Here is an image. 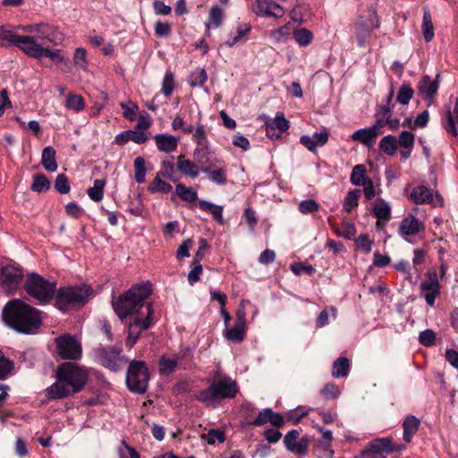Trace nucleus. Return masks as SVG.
I'll return each mask as SVG.
<instances>
[{
	"instance_id": "f257e3e1",
	"label": "nucleus",
	"mask_w": 458,
	"mask_h": 458,
	"mask_svg": "<svg viewBox=\"0 0 458 458\" xmlns=\"http://www.w3.org/2000/svg\"><path fill=\"white\" fill-rule=\"evenodd\" d=\"M23 30L32 34L24 36L22 51L30 57L40 59L49 57L56 64L68 66V62L62 55L60 49H51V46L60 45L64 36L57 27L45 22L33 23L23 27Z\"/></svg>"
},
{
	"instance_id": "f03ea898",
	"label": "nucleus",
	"mask_w": 458,
	"mask_h": 458,
	"mask_svg": "<svg viewBox=\"0 0 458 458\" xmlns=\"http://www.w3.org/2000/svg\"><path fill=\"white\" fill-rule=\"evenodd\" d=\"M56 377V381L46 390L49 399H62L81 392L88 381L89 374L83 368L65 362L57 368Z\"/></svg>"
},
{
	"instance_id": "7ed1b4c3",
	"label": "nucleus",
	"mask_w": 458,
	"mask_h": 458,
	"mask_svg": "<svg viewBox=\"0 0 458 458\" xmlns=\"http://www.w3.org/2000/svg\"><path fill=\"white\" fill-rule=\"evenodd\" d=\"M3 318L9 327L24 334L35 333L41 325L39 311L19 299L5 305Z\"/></svg>"
},
{
	"instance_id": "20e7f679",
	"label": "nucleus",
	"mask_w": 458,
	"mask_h": 458,
	"mask_svg": "<svg viewBox=\"0 0 458 458\" xmlns=\"http://www.w3.org/2000/svg\"><path fill=\"white\" fill-rule=\"evenodd\" d=\"M150 294L151 286L148 283L135 285L113 301L114 310L121 319L131 315L138 316Z\"/></svg>"
},
{
	"instance_id": "39448f33",
	"label": "nucleus",
	"mask_w": 458,
	"mask_h": 458,
	"mask_svg": "<svg viewBox=\"0 0 458 458\" xmlns=\"http://www.w3.org/2000/svg\"><path fill=\"white\" fill-rule=\"evenodd\" d=\"M238 386L235 380L224 376L213 380L210 386L197 394V399L206 405H214L219 399H231L236 396Z\"/></svg>"
},
{
	"instance_id": "423d86ee",
	"label": "nucleus",
	"mask_w": 458,
	"mask_h": 458,
	"mask_svg": "<svg viewBox=\"0 0 458 458\" xmlns=\"http://www.w3.org/2000/svg\"><path fill=\"white\" fill-rule=\"evenodd\" d=\"M23 286L29 295L42 304L48 303L56 291L55 282L48 281L36 273L28 275Z\"/></svg>"
},
{
	"instance_id": "0eeeda50",
	"label": "nucleus",
	"mask_w": 458,
	"mask_h": 458,
	"mask_svg": "<svg viewBox=\"0 0 458 458\" xmlns=\"http://www.w3.org/2000/svg\"><path fill=\"white\" fill-rule=\"evenodd\" d=\"M92 293L88 285L60 288L56 293L55 305L63 311L69 310L77 304H83Z\"/></svg>"
},
{
	"instance_id": "6e6552de",
	"label": "nucleus",
	"mask_w": 458,
	"mask_h": 458,
	"mask_svg": "<svg viewBox=\"0 0 458 458\" xmlns=\"http://www.w3.org/2000/svg\"><path fill=\"white\" fill-rule=\"evenodd\" d=\"M149 381L147 365L141 360H132L128 368L126 384L130 391L143 394L146 392Z\"/></svg>"
},
{
	"instance_id": "1a4fd4ad",
	"label": "nucleus",
	"mask_w": 458,
	"mask_h": 458,
	"mask_svg": "<svg viewBox=\"0 0 458 458\" xmlns=\"http://www.w3.org/2000/svg\"><path fill=\"white\" fill-rule=\"evenodd\" d=\"M58 354L65 360L81 359L82 349L80 342L69 334L55 339Z\"/></svg>"
},
{
	"instance_id": "9d476101",
	"label": "nucleus",
	"mask_w": 458,
	"mask_h": 458,
	"mask_svg": "<svg viewBox=\"0 0 458 458\" xmlns=\"http://www.w3.org/2000/svg\"><path fill=\"white\" fill-rule=\"evenodd\" d=\"M96 359L105 368L114 371L122 369L126 362V360L121 355V350L114 348L97 349Z\"/></svg>"
},
{
	"instance_id": "9b49d317",
	"label": "nucleus",
	"mask_w": 458,
	"mask_h": 458,
	"mask_svg": "<svg viewBox=\"0 0 458 458\" xmlns=\"http://www.w3.org/2000/svg\"><path fill=\"white\" fill-rule=\"evenodd\" d=\"M379 25L375 11L369 10L365 16H360L356 24V33L359 38V45L364 46L365 39L370 32Z\"/></svg>"
},
{
	"instance_id": "f8f14e48",
	"label": "nucleus",
	"mask_w": 458,
	"mask_h": 458,
	"mask_svg": "<svg viewBox=\"0 0 458 458\" xmlns=\"http://www.w3.org/2000/svg\"><path fill=\"white\" fill-rule=\"evenodd\" d=\"M399 450L392 442L390 437H380L372 440L361 452L362 456H371L377 458L384 456L383 454H390Z\"/></svg>"
},
{
	"instance_id": "ddd939ff",
	"label": "nucleus",
	"mask_w": 458,
	"mask_h": 458,
	"mask_svg": "<svg viewBox=\"0 0 458 458\" xmlns=\"http://www.w3.org/2000/svg\"><path fill=\"white\" fill-rule=\"evenodd\" d=\"M244 301L241 302V306L238 308L236 312V321L234 327L232 328H225L224 335L229 341L233 343H242L245 336V311H244Z\"/></svg>"
},
{
	"instance_id": "4468645a",
	"label": "nucleus",
	"mask_w": 458,
	"mask_h": 458,
	"mask_svg": "<svg viewBox=\"0 0 458 458\" xmlns=\"http://www.w3.org/2000/svg\"><path fill=\"white\" fill-rule=\"evenodd\" d=\"M22 278L21 271L13 266H5L1 272V286L7 294H12L18 288Z\"/></svg>"
},
{
	"instance_id": "2eb2a0df",
	"label": "nucleus",
	"mask_w": 458,
	"mask_h": 458,
	"mask_svg": "<svg viewBox=\"0 0 458 458\" xmlns=\"http://www.w3.org/2000/svg\"><path fill=\"white\" fill-rule=\"evenodd\" d=\"M420 290L425 293L424 298L428 305L433 306L440 293V284L435 270L427 273V279L420 284Z\"/></svg>"
},
{
	"instance_id": "dca6fc26",
	"label": "nucleus",
	"mask_w": 458,
	"mask_h": 458,
	"mask_svg": "<svg viewBox=\"0 0 458 458\" xmlns=\"http://www.w3.org/2000/svg\"><path fill=\"white\" fill-rule=\"evenodd\" d=\"M146 316L145 317H135L134 321L129 325L128 328V337L126 340V344L129 347H132L138 337H139V332H136V335L132 336V329L140 328V330H146L149 327L151 321H152V316H153V309L152 305L148 304L146 307Z\"/></svg>"
},
{
	"instance_id": "f3484780",
	"label": "nucleus",
	"mask_w": 458,
	"mask_h": 458,
	"mask_svg": "<svg viewBox=\"0 0 458 458\" xmlns=\"http://www.w3.org/2000/svg\"><path fill=\"white\" fill-rule=\"evenodd\" d=\"M299 435L300 434L297 430L293 429L284 437V442L290 452L295 454H306L310 445V439L305 437L297 441Z\"/></svg>"
},
{
	"instance_id": "a211bd4d",
	"label": "nucleus",
	"mask_w": 458,
	"mask_h": 458,
	"mask_svg": "<svg viewBox=\"0 0 458 458\" xmlns=\"http://www.w3.org/2000/svg\"><path fill=\"white\" fill-rule=\"evenodd\" d=\"M255 12L259 15L272 17H281L284 14V10L278 4L268 0H257Z\"/></svg>"
},
{
	"instance_id": "6ab92c4d",
	"label": "nucleus",
	"mask_w": 458,
	"mask_h": 458,
	"mask_svg": "<svg viewBox=\"0 0 458 458\" xmlns=\"http://www.w3.org/2000/svg\"><path fill=\"white\" fill-rule=\"evenodd\" d=\"M27 40L22 35L14 34L12 30H8L5 26H0V46L8 47L10 45L17 46L22 50L23 43Z\"/></svg>"
},
{
	"instance_id": "aec40b11",
	"label": "nucleus",
	"mask_w": 458,
	"mask_h": 458,
	"mask_svg": "<svg viewBox=\"0 0 458 458\" xmlns=\"http://www.w3.org/2000/svg\"><path fill=\"white\" fill-rule=\"evenodd\" d=\"M424 229L423 224L415 216H408L403 218L399 227V233L403 236L414 235Z\"/></svg>"
},
{
	"instance_id": "412c9836",
	"label": "nucleus",
	"mask_w": 458,
	"mask_h": 458,
	"mask_svg": "<svg viewBox=\"0 0 458 458\" xmlns=\"http://www.w3.org/2000/svg\"><path fill=\"white\" fill-rule=\"evenodd\" d=\"M328 132L326 129L319 132H315L313 138H318V141H315L312 137L309 135H303L301 137V143L306 147L310 151H316L317 147L324 146L328 140Z\"/></svg>"
},
{
	"instance_id": "4be33fe9",
	"label": "nucleus",
	"mask_w": 458,
	"mask_h": 458,
	"mask_svg": "<svg viewBox=\"0 0 458 458\" xmlns=\"http://www.w3.org/2000/svg\"><path fill=\"white\" fill-rule=\"evenodd\" d=\"M377 136L378 135H377V131H376V129H372L371 127H369V128L360 129V130L354 131L352 134L351 139L353 141L361 142L362 144L370 148L375 144Z\"/></svg>"
},
{
	"instance_id": "5701e85b",
	"label": "nucleus",
	"mask_w": 458,
	"mask_h": 458,
	"mask_svg": "<svg viewBox=\"0 0 458 458\" xmlns=\"http://www.w3.org/2000/svg\"><path fill=\"white\" fill-rule=\"evenodd\" d=\"M193 140L197 143L198 148L194 150V157L197 162L200 165H205L207 162L202 160L203 150L207 148L208 140L203 126H199L193 132Z\"/></svg>"
},
{
	"instance_id": "b1692460",
	"label": "nucleus",
	"mask_w": 458,
	"mask_h": 458,
	"mask_svg": "<svg viewBox=\"0 0 458 458\" xmlns=\"http://www.w3.org/2000/svg\"><path fill=\"white\" fill-rule=\"evenodd\" d=\"M178 141V139L173 135L161 133L155 136L157 148L158 150L165 153L174 151L177 148Z\"/></svg>"
},
{
	"instance_id": "393cba45",
	"label": "nucleus",
	"mask_w": 458,
	"mask_h": 458,
	"mask_svg": "<svg viewBox=\"0 0 458 458\" xmlns=\"http://www.w3.org/2000/svg\"><path fill=\"white\" fill-rule=\"evenodd\" d=\"M418 89L421 96L432 99L437 91L438 83L437 80L432 81L429 76L426 75L422 78Z\"/></svg>"
},
{
	"instance_id": "a878e982",
	"label": "nucleus",
	"mask_w": 458,
	"mask_h": 458,
	"mask_svg": "<svg viewBox=\"0 0 458 458\" xmlns=\"http://www.w3.org/2000/svg\"><path fill=\"white\" fill-rule=\"evenodd\" d=\"M181 356L173 354L172 356H162L159 360V372L162 375H169L177 368Z\"/></svg>"
},
{
	"instance_id": "bb28decb",
	"label": "nucleus",
	"mask_w": 458,
	"mask_h": 458,
	"mask_svg": "<svg viewBox=\"0 0 458 458\" xmlns=\"http://www.w3.org/2000/svg\"><path fill=\"white\" fill-rule=\"evenodd\" d=\"M420 421L413 415L406 417L403 423V440L410 443L412 437L417 433Z\"/></svg>"
},
{
	"instance_id": "cd10ccee",
	"label": "nucleus",
	"mask_w": 458,
	"mask_h": 458,
	"mask_svg": "<svg viewBox=\"0 0 458 458\" xmlns=\"http://www.w3.org/2000/svg\"><path fill=\"white\" fill-rule=\"evenodd\" d=\"M410 198L416 204H425L432 201L433 195L428 188L421 185L413 188Z\"/></svg>"
},
{
	"instance_id": "c85d7f7f",
	"label": "nucleus",
	"mask_w": 458,
	"mask_h": 458,
	"mask_svg": "<svg viewBox=\"0 0 458 458\" xmlns=\"http://www.w3.org/2000/svg\"><path fill=\"white\" fill-rule=\"evenodd\" d=\"M177 169L191 178H196L199 174L197 165L189 159H185L183 156L177 157Z\"/></svg>"
},
{
	"instance_id": "c756f323",
	"label": "nucleus",
	"mask_w": 458,
	"mask_h": 458,
	"mask_svg": "<svg viewBox=\"0 0 458 458\" xmlns=\"http://www.w3.org/2000/svg\"><path fill=\"white\" fill-rule=\"evenodd\" d=\"M41 164L49 172H55L57 164L55 161V150L53 147H46L42 151Z\"/></svg>"
},
{
	"instance_id": "7c9ffc66",
	"label": "nucleus",
	"mask_w": 458,
	"mask_h": 458,
	"mask_svg": "<svg viewBox=\"0 0 458 458\" xmlns=\"http://www.w3.org/2000/svg\"><path fill=\"white\" fill-rule=\"evenodd\" d=\"M350 370L349 360L340 357L333 363L332 376L335 378L346 377Z\"/></svg>"
},
{
	"instance_id": "2f4dec72",
	"label": "nucleus",
	"mask_w": 458,
	"mask_h": 458,
	"mask_svg": "<svg viewBox=\"0 0 458 458\" xmlns=\"http://www.w3.org/2000/svg\"><path fill=\"white\" fill-rule=\"evenodd\" d=\"M161 175L157 174L154 180L148 184V190L152 193L161 192L168 193L172 191V186L161 179Z\"/></svg>"
},
{
	"instance_id": "473e14b6",
	"label": "nucleus",
	"mask_w": 458,
	"mask_h": 458,
	"mask_svg": "<svg viewBox=\"0 0 458 458\" xmlns=\"http://www.w3.org/2000/svg\"><path fill=\"white\" fill-rule=\"evenodd\" d=\"M293 38L299 46L307 47L313 40V33L308 29L301 28L293 31Z\"/></svg>"
},
{
	"instance_id": "72a5a7b5",
	"label": "nucleus",
	"mask_w": 458,
	"mask_h": 458,
	"mask_svg": "<svg viewBox=\"0 0 458 458\" xmlns=\"http://www.w3.org/2000/svg\"><path fill=\"white\" fill-rule=\"evenodd\" d=\"M379 148L381 151L388 156H394L397 148V140L392 135L385 136L379 142Z\"/></svg>"
},
{
	"instance_id": "f704fd0d",
	"label": "nucleus",
	"mask_w": 458,
	"mask_h": 458,
	"mask_svg": "<svg viewBox=\"0 0 458 458\" xmlns=\"http://www.w3.org/2000/svg\"><path fill=\"white\" fill-rule=\"evenodd\" d=\"M106 185L105 180H95L93 187L88 189V195L91 200L99 202L104 196V188Z\"/></svg>"
},
{
	"instance_id": "c9c22d12",
	"label": "nucleus",
	"mask_w": 458,
	"mask_h": 458,
	"mask_svg": "<svg viewBox=\"0 0 458 458\" xmlns=\"http://www.w3.org/2000/svg\"><path fill=\"white\" fill-rule=\"evenodd\" d=\"M366 174L367 171L365 166L363 165H357L352 168L350 180L352 184L360 186L369 179Z\"/></svg>"
},
{
	"instance_id": "e433bc0d",
	"label": "nucleus",
	"mask_w": 458,
	"mask_h": 458,
	"mask_svg": "<svg viewBox=\"0 0 458 458\" xmlns=\"http://www.w3.org/2000/svg\"><path fill=\"white\" fill-rule=\"evenodd\" d=\"M422 31L424 38L429 42L434 38V28L431 21V14L428 11L425 10L423 13Z\"/></svg>"
},
{
	"instance_id": "4c0bfd02",
	"label": "nucleus",
	"mask_w": 458,
	"mask_h": 458,
	"mask_svg": "<svg viewBox=\"0 0 458 458\" xmlns=\"http://www.w3.org/2000/svg\"><path fill=\"white\" fill-rule=\"evenodd\" d=\"M30 188L33 191L44 192L50 188V182L44 174H38L33 176Z\"/></svg>"
},
{
	"instance_id": "58836bf2",
	"label": "nucleus",
	"mask_w": 458,
	"mask_h": 458,
	"mask_svg": "<svg viewBox=\"0 0 458 458\" xmlns=\"http://www.w3.org/2000/svg\"><path fill=\"white\" fill-rule=\"evenodd\" d=\"M213 165L205 166L202 172L208 174V178L217 184H224L226 182V176L223 169L211 170Z\"/></svg>"
},
{
	"instance_id": "ea45409f",
	"label": "nucleus",
	"mask_w": 458,
	"mask_h": 458,
	"mask_svg": "<svg viewBox=\"0 0 458 458\" xmlns=\"http://www.w3.org/2000/svg\"><path fill=\"white\" fill-rule=\"evenodd\" d=\"M360 193V190H352L347 193L344 203V209L345 211L351 212L354 208L358 206Z\"/></svg>"
},
{
	"instance_id": "a19ab883",
	"label": "nucleus",
	"mask_w": 458,
	"mask_h": 458,
	"mask_svg": "<svg viewBox=\"0 0 458 458\" xmlns=\"http://www.w3.org/2000/svg\"><path fill=\"white\" fill-rule=\"evenodd\" d=\"M176 194L183 200L192 202L197 199V192L191 188L178 183L175 187Z\"/></svg>"
},
{
	"instance_id": "79ce46f5",
	"label": "nucleus",
	"mask_w": 458,
	"mask_h": 458,
	"mask_svg": "<svg viewBox=\"0 0 458 458\" xmlns=\"http://www.w3.org/2000/svg\"><path fill=\"white\" fill-rule=\"evenodd\" d=\"M223 16L224 13L221 8L218 6L212 7L209 13L208 22L206 24L207 29H210L211 26L214 28L219 27L222 22Z\"/></svg>"
},
{
	"instance_id": "37998d69",
	"label": "nucleus",
	"mask_w": 458,
	"mask_h": 458,
	"mask_svg": "<svg viewBox=\"0 0 458 458\" xmlns=\"http://www.w3.org/2000/svg\"><path fill=\"white\" fill-rule=\"evenodd\" d=\"M65 106L75 112H80L84 108V100L80 95L69 94L65 101Z\"/></svg>"
},
{
	"instance_id": "c03bdc74",
	"label": "nucleus",
	"mask_w": 458,
	"mask_h": 458,
	"mask_svg": "<svg viewBox=\"0 0 458 458\" xmlns=\"http://www.w3.org/2000/svg\"><path fill=\"white\" fill-rule=\"evenodd\" d=\"M135 169V181L138 183H143L145 182L146 168L145 159L142 157H138L134 160Z\"/></svg>"
},
{
	"instance_id": "a18cd8bd",
	"label": "nucleus",
	"mask_w": 458,
	"mask_h": 458,
	"mask_svg": "<svg viewBox=\"0 0 458 458\" xmlns=\"http://www.w3.org/2000/svg\"><path fill=\"white\" fill-rule=\"evenodd\" d=\"M415 141L414 134L408 131H403L401 132L398 138V145L401 148L408 149L411 151Z\"/></svg>"
},
{
	"instance_id": "49530a36",
	"label": "nucleus",
	"mask_w": 458,
	"mask_h": 458,
	"mask_svg": "<svg viewBox=\"0 0 458 458\" xmlns=\"http://www.w3.org/2000/svg\"><path fill=\"white\" fill-rule=\"evenodd\" d=\"M201 438L208 445H214L216 441L223 443L225 439L224 432L219 429H210L208 433L202 434Z\"/></svg>"
},
{
	"instance_id": "de8ad7c7",
	"label": "nucleus",
	"mask_w": 458,
	"mask_h": 458,
	"mask_svg": "<svg viewBox=\"0 0 458 458\" xmlns=\"http://www.w3.org/2000/svg\"><path fill=\"white\" fill-rule=\"evenodd\" d=\"M335 233L341 237L351 240L356 233L355 226L351 223H343L339 227L335 229Z\"/></svg>"
},
{
	"instance_id": "09e8293b",
	"label": "nucleus",
	"mask_w": 458,
	"mask_h": 458,
	"mask_svg": "<svg viewBox=\"0 0 458 458\" xmlns=\"http://www.w3.org/2000/svg\"><path fill=\"white\" fill-rule=\"evenodd\" d=\"M73 63L74 65L79 67L81 70H86L88 66V59H87V52L82 47H78L75 49L73 55Z\"/></svg>"
},
{
	"instance_id": "8fccbe9b",
	"label": "nucleus",
	"mask_w": 458,
	"mask_h": 458,
	"mask_svg": "<svg viewBox=\"0 0 458 458\" xmlns=\"http://www.w3.org/2000/svg\"><path fill=\"white\" fill-rule=\"evenodd\" d=\"M414 91L408 84H403L397 94V101L402 105H407L413 97Z\"/></svg>"
},
{
	"instance_id": "3c124183",
	"label": "nucleus",
	"mask_w": 458,
	"mask_h": 458,
	"mask_svg": "<svg viewBox=\"0 0 458 458\" xmlns=\"http://www.w3.org/2000/svg\"><path fill=\"white\" fill-rule=\"evenodd\" d=\"M250 31V25L248 23L239 24L237 27V33L232 38L226 41V45L228 47L234 46L238 41H240L243 37L247 36Z\"/></svg>"
},
{
	"instance_id": "603ef678",
	"label": "nucleus",
	"mask_w": 458,
	"mask_h": 458,
	"mask_svg": "<svg viewBox=\"0 0 458 458\" xmlns=\"http://www.w3.org/2000/svg\"><path fill=\"white\" fill-rule=\"evenodd\" d=\"M291 33V28L289 25L282 26L276 30L270 31L271 38L276 42L284 41L288 38Z\"/></svg>"
},
{
	"instance_id": "864d4df0",
	"label": "nucleus",
	"mask_w": 458,
	"mask_h": 458,
	"mask_svg": "<svg viewBox=\"0 0 458 458\" xmlns=\"http://www.w3.org/2000/svg\"><path fill=\"white\" fill-rule=\"evenodd\" d=\"M208 80L207 72L204 69H197L191 75L190 84L191 87L202 86Z\"/></svg>"
},
{
	"instance_id": "5fc2aeb1",
	"label": "nucleus",
	"mask_w": 458,
	"mask_h": 458,
	"mask_svg": "<svg viewBox=\"0 0 458 458\" xmlns=\"http://www.w3.org/2000/svg\"><path fill=\"white\" fill-rule=\"evenodd\" d=\"M270 124L279 131V134L285 131L289 128V122L285 119L283 114L278 113L272 120L267 121Z\"/></svg>"
},
{
	"instance_id": "6e6d98bb",
	"label": "nucleus",
	"mask_w": 458,
	"mask_h": 458,
	"mask_svg": "<svg viewBox=\"0 0 458 458\" xmlns=\"http://www.w3.org/2000/svg\"><path fill=\"white\" fill-rule=\"evenodd\" d=\"M13 363L0 351V380L4 379L13 370Z\"/></svg>"
},
{
	"instance_id": "4d7b16f0",
	"label": "nucleus",
	"mask_w": 458,
	"mask_h": 458,
	"mask_svg": "<svg viewBox=\"0 0 458 458\" xmlns=\"http://www.w3.org/2000/svg\"><path fill=\"white\" fill-rule=\"evenodd\" d=\"M437 338L436 333L431 329H426L420 332L419 335V342L420 344L429 347L435 344Z\"/></svg>"
},
{
	"instance_id": "13d9d810",
	"label": "nucleus",
	"mask_w": 458,
	"mask_h": 458,
	"mask_svg": "<svg viewBox=\"0 0 458 458\" xmlns=\"http://www.w3.org/2000/svg\"><path fill=\"white\" fill-rule=\"evenodd\" d=\"M118 454L120 458H140V455L136 449L130 446L125 442H123L119 446Z\"/></svg>"
},
{
	"instance_id": "bf43d9fd",
	"label": "nucleus",
	"mask_w": 458,
	"mask_h": 458,
	"mask_svg": "<svg viewBox=\"0 0 458 458\" xmlns=\"http://www.w3.org/2000/svg\"><path fill=\"white\" fill-rule=\"evenodd\" d=\"M374 215L378 219L388 220L391 215V208L386 203L381 202L374 207Z\"/></svg>"
},
{
	"instance_id": "052dcab7",
	"label": "nucleus",
	"mask_w": 458,
	"mask_h": 458,
	"mask_svg": "<svg viewBox=\"0 0 458 458\" xmlns=\"http://www.w3.org/2000/svg\"><path fill=\"white\" fill-rule=\"evenodd\" d=\"M55 188L62 194H66L70 191V183L64 174H60L57 175L55 182Z\"/></svg>"
},
{
	"instance_id": "680f3d73",
	"label": "nucleus",
	"mask_w": 458,
	"mask_h": 458,
	"mask_svg": "<svg viewBox=\"0 0 458 458\" xmlns=\"http://www.w3.org/2000/svg\"><path fill=\"white\" fill-rule=\"evenodd\" d=\"M174 88V75L172 72H167L165 74L163 83H162V92L166 96L169 97Z\"/></svg>"
},
{
	"instance_id": "e2e57ef3",
	"label": "nucleus",
	"mask_w": 458,
	"mask_h": 458,
	"mask_svg": "<svg viewBox=\"0 0 458 458\" xmlns=\"http://www.w3.org/2000/svg\"><path fill=\"white\" fill-rule=\"evenodd\" d=\"M121 107L123 110V117L129 121H133L136 117V111L138 110V106L130 101L129 103H121Z\"/></svg>"
},
{
	"instance_id": "0e129e2a",
	"label": "nucleus",
	"mask_w": 458,
	"mask_h": 458,
	"mask_svg": "<svg viewBox=\"0 0 458 458\" xmlns=\"http://www.w3.org/2000/svg\"><path fill=\"white\" fill-rule=\"evenodd\" d=\"M373 245V241H371L368 234H360L356 240V246L359 250L365 251L366 253L370 252Z\"/></svg>"
},
{
	"instance_id": "69168bd1",
	"label": "nucleus",
	"mask_w": 458,
	"mask_h": 458,
	"mask_svg": "<svg viewBox=\"0 0 458 458\" xmlns=\"http://www.w3.org/2000/svg\"><path fill=\"white\" fill-rule=\"evenodd\" d=\"M319 205L313 199L302 200L299 205V209L302 214H309L317 211Z\"/></svg>"
},
{
	"instance_id": "338daca9",
	"label": "nucleus",
	"mask_w": 458,
	"mask_h": 458,
	"mask_svg": "<svg viewBox=\"0 0 458 458\" xmlns=\"http://www.w3.org/2000/svg\"><path fill=\"white\" fill-rule=\"evenodd\" d=\"M271 409L267 408L259 412L257 418L251 422V425L259 427L270 421Z\"/></svg>"
},
{
	"instance_id": "774afa93",
	"label": "nucleus",
	"mask_w": 458,
	"mask_h": 458,
	"mask_svg": "<svg viewBox=\"0 0 458 458\" xmlns=\"http://www.w3.org/2000/svg\"><path fill=\"white\" fill-rule=\"evenodd\" d=\"M192 269L188 274V281L190 284H194L196 282L199 280V276L202 273V266L200 265V262L193 263Z\"/></svg>"
}]
</instances>
